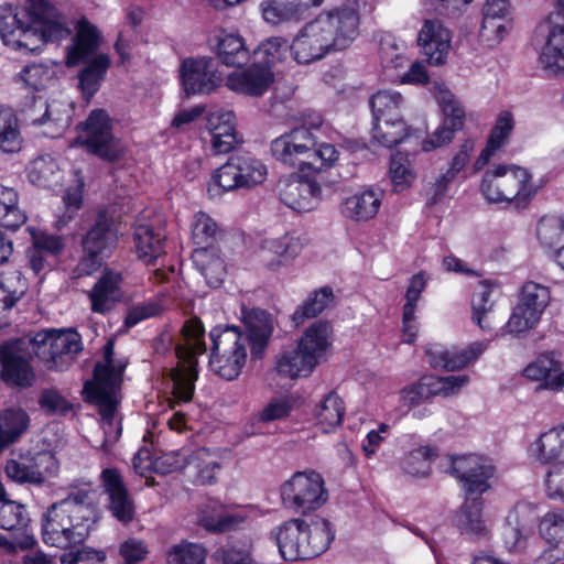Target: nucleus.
Here are the masks:
<instances>
[{
	"instance_id": "nucleus-1",
	"label": "nucleus",
	"mask_w": 564,
	"mask_h": 564,
	"mask_svg": "<svg viewBox=\"0 0 564 564\" xmlns=\"http://www.w3.org/2000/svg\"><path fill=\"white\" fill-rule=\"evenodd\" d=\"M359 24L356 3L323 11L301 28L291 43V55L297 64L308 65L346 50L358 37Z\"/></svg>"
},
{
	"instance_id": "nucleus-2",
	"label": "nucleus",
	"mask_w": 564,
	"mask_h": 564,
	"mask_svg": "<svg viewBox=\"0 0 564 564\" xmlns=\"http://www.w3.org/2000/svg\"><path fill=\"white\" fill-rule=\"evenodd\" d=\"M182 339L173 347V336L169 332L161 333L152 341L155 355L165 356L174 351L178 364L170 369L173 382V395L178 402H189L194 395L197 380V356L207 351L205 328L198 317H192L182 326Z\"/></svg>"
},
{
	"instance_id": "nucleus-3",
	"label": "nucleus",
	"mask_w": 564,
	"mask_h": 564,
	"mask_svg": "<svg viewBox=\"0 0 564 564\" xmlns=\"http://www.w3.org/2000/svg\"><path fill=\"white\" fill-rule=\"evenodd\" d=\"M449 473L463 485L466 499L460 508L457 524L460 533L470 540L487 538L488 529L481 519L482 494L490 485L494 475L492 466L487 459L474 455L452 456Z\"/></svg>"
},
{
	"instance_id": "nucleus-4",
	"label": "nucleus",
	"mask_w": 564,
	"mask_h": 564,
	"mask_svg": "<svg viewBox=\"0 0 564 564\" xmlns=\"http://www.w3.org/2000/svg\"><path fill=\"white\" fill-rule=\"evenodd\" d=\"M115 343L109 340L104 346V364L98 362L94 369V380L84 386L85 400L98 408L102 419L105 440L101 447L108 452V429L113 426V417L118 405V391L120 390L126 364H113Z\"/></svg>"
},
{
	"instance_id": "nucleus-5",
	"label": "nucleus",
	"mask_w": 564,
	"mask_h": 564,
	"mask_svg": "<svg viewBox=\"0 0 564 564\" xmlns=\"http://www.w3.org/2000/svg\"><path fill=\"white\" fill-rule=\"evenodd\" d=\"M332 326L328 322L313 323L301 336L295 348L281 352L275 360L279 376L288 379L308 377L319 358L332 346Z\"/></svg>"
},
{
	"instance_id": "nucleus-6",
	"label": "nucleus",
	"mask_w": 564,
	"mask_h": 564,
	"mask_svg": "<svg viewBox=\"0 0 564 564\" xmlns=\"http://www.w3.org/2000/svg\"><path fill=\"white\" fill-rule=\"evenodd\" d=\"M531 174L518 165L499 164L485 172L480 185L481 194L491 203H511L525 206L535 195Z\"/></svg>"
},
{
	"instance_id": "nucleus-7",
	"label": "nucleus",
	"mask_w": 564,
	"mask_h": 564,
	"mask_svg": "<svg viewBox=\"0 0 564 564\" xmlns=\"http://www.w3.org/2000/svg\"><path fill=\"white\" fill-rule=\"evenodd\" d=\"M212 370L226 380L236 379L247 360L246 338L241 329L234 325H217L209 332Z\"/></svg>"
},
{
	"instance_id": "nucleus-8",
	"label": "nucleus",
	"mask_w": 564,
	"mask_h": 564,
	"mask_svg": "<svg viewBox=\"0 0 564 564\" xmlns=\"http://www.w3.org/2000/svg\"><path fill=\"white\" fill-rule=\"evenodd\" d=\"M80 517V510L69 503H53L42 519L44 543L58 549L83 543L89 535L93 524Z\"/></svg>"
},
{
	"instance_id": "nucleus-9",
	"label": "nucleus",
	"mask_w": 564,
	"mask_h": 564,
	"mask_svg": "<svg viewBox=\"0 0 564 564\" xmlns=\"http://www.w3.org/2000/svg\"><path fill=\"white\" fill-rule=\"evenodd\" d=\"M30 339L34 355L51 370H63L83 350L82 336L73 328L42 329Z\"/></svg>"
},
{
	"instance_id": "nucleus-10",
	"label": "nucleus",
	"mask_w": 564,
	"mask_h": 564,
	"mask_svg": "<svg viewBox=\"0 0 564 564\" xmlns=\"http://www.w3.org/2000/svg\"><path fill=\"white\" fill-rule=\"evenodd\" d=\"M76 143L107 163H116L124 155L122 142L112 132V120L104 109L90 111Z\"/></svg>"
},
{
	"instance_id": "nucleus-11",
	"label": "nucleus",
	"mask_w": 564,
	"mask_h": 564,
	"mask_svg": "<svg viewBox=\"0 0 564 564\" xmlns=\"http://www.w3.org/2000/svg\"><path fill=\"white\" fill-rule=\"evenodd\" d=\"M283 505L296 513L307 514L328 499L323 476L313 469L296 471L281 486Z\"/></svg>"
},
{
	"instance_id": "nucleus-12",
	"label": "nucleus",
	"mask_w": 564,
	"mask_h": 564,
	"mask_svg": "<svg viewBox=\"0 0 564 564\" xmlns=\"http://www.w3.org/2000/svg\"><path fill=\"white\" fill-rule=\"evenodd\" d=\"M550 300L551 293L547 286L533 281L525 282L521 288L518 303L505 324V330L514 337H520L535 328Z\"/></svg>"
},
{
	"instance_id": "nucleus-13",
	"label": "nucleus",
	"mask_w": 564,
	"mask_h": 564,
	"mask_svg": "<svg viewBox=\"0 0 564 564\" xmlns=\"http://www.w3.org/2000/svg\"><path fill=\"white\" fill-rule=\"evenodd\" d=\"M33 345L30 336L0 343V378L9 386L28 388L35 379L31 366Z\"/></svg>"
},
{
	"instance_id": "nucleus-14",
	"label": "nucleus",
	"mask_w": 564,
	"mask_h": 564,
	"mask_svg": "<svg viewBox=\"0 0 564 564\" xmlns=\"http://www.w3.org/2000/svg\"><path fill=\"white\" fill-rule=\"evenodd\" d=\"M267 166L258 159L248 155H232L215 170L212 182L225 192L251 188L264 182Z\"/></svg>"
},
{
	"instance_id": "nucleus-15",
	"label": "nucleus",
	"mask_w": 564,
	"mask_h": 564,
	"mask_svg": "<svg viewBox=\"0 0 564 564\" xmlns=\"http://www.w3.org/2000/svg\"><path fill=\"white\" fill-rule=\"evenodd\" d=\"M316 138L306 127H296L281 134L271 142L273 158L284 165L305 173L312 155V147Z\"/></svg>"
},
{
	"instance_id": "nucleus-16",
	"label": "nucleus",
	"mask_w": 564,
	"mask_h": 564,
	"mask_svg": "<svg viewBox=\"0 0 564 564\" xmlns=\"http://www.w3.org/2000/svg\"><path fill=\"white\" fill-rule=\"evenodd\" d=\"M317 178L308 171L281 177L278 182L280 200L299 213L313 210L322 199V188Z\"/></svg>"
},
{
	"instance_id": "nucleus-17",
	"label": "nucleus",
	"mask_w": 564,
	"mask_h": 564,
	"mask_svg": "<svg viewBox=\"0 0 564 564\" xmlns=\"http://www.w3.org/2000/svg\"><path fill=\"white\" fill-rule=\"evenodd\" d=\"M31 12L33 14L30 34L31 46H42L48 42H59L67 39L72 31L66 25L64 18L55 7L47 0H31Z\"/></svg>"
},
{
	"instance_id": "nucleus-18",
	"label": "nucleus",
	"mask_w": 564,
	"mask_h": 564,
	"mask_svg": "<svg viewBox=\"0 0 564 564\" xmlns=\"http://www.w3.org/2000/svg\"><path fill=\"white\" fill-rule=\"evenodd\" d=\"M33 14L31 12V0L25 7H13L10 4L0 7V36L6 45L15 48H25L32 53L39 48L31 46L30 34Z\"/></svg>"
},
{
	"instance_id": "nucleus-19",
	"label": "nucleus",
	"mask_w": 564,
	"mask_h": 564,
	"mask_svg": "<svg viewBox=\"0 0 564 564\" xmlns=\"http://www.w3.org/2000/svg\"><path fill=\"white\" fill-rule=\"evenodd\" d=\"M58 470L55 456L48 452H40L30 457L9 459L4 466L6 475L17 484L40 486L48 476Z\"/></svg>"
},
{
	"instance_id": "nucleus-20",
	"label": "nucleus",
	"mask_w": 564,
	"mask_h": 564,
	"mask_svg": "<svg viewBox=\"0 0 564 564\" xmlns=\"http://www.w3.org/2000/svg\"><path fill=\"white\" fill-rule=\"evenodd\" d=\"M104 494L107 495V508L111 516L122 524H128L135 517V506L120 471L105 468L100 474Z\"/></svg>"
},
{
	"instance_id": "nucleus-21",
	"label": "nucleus",
	"mask_w": 564,
	"mask_h": 564,
	"mask_svg": "<svg viewBox=\"0 0 564 564\" xmlns=\"http://www.w3.org/2000/svg\"><path fill=\"white\" fill-rule=\"evenodd\" d=\"M438 102L444 115V120L442 126H440L429 139L422 142V150L425 152H430L451 142L455 132L462 130L464 127L465 109L451 91L442 93Z\"/></svg>"
},
{
	"instance_id": "nucleus-22",
	"label": "nucleus",
	"mask_w": 564,
	"mask_h": 564,
	"mask_svg": "<svg viewBox=\"0 0 564 564\" xmlns=\"http://www.w3.org/2000/svg\"><path fill=\"white\" fill-rule=\"evenodd\" d=\"M523 376L538 382L539 390L561 392L564 390V369L560 355L547 351L538 355L523 369Z\"/></svg>"
},
{
	"instance_id": "nucleus-23",
	"label": "nucleus",
	"mask_w": 564,
	"mask_h": 564,
	"mask_svg": "<svg viewBox=\"0 0 564 564\" xmlns=\"http://www.w3.org/2000/svg\"><path fill=\"white\" fill-rule=\"evenodd\" d=\"M181 82L187 96L208 94L219 85L212 58H186L181 65Z\"/></svg>"
},
{
	"instance_id": "nucleus-24",
	"label": "nucleus",
	"mask_w": 564,
	"mask_h": 564,
	"mask_svg": "<svg viewBox=\"0 0 564 564\" xmlns=\"http://www.w3.org/2000/svg\"><path fill=\"white\" fill-rule=\"evenodd\" d=\"M242 322L247 329L243 337L246 346L250 347L251 358L262 359L274 329L271 315L259 307L243 308Z\"/></svg>"
},
{
	"instance_id": "nucleus-25",
	"label": "nucleus",
	"mask_w": 564,
	"mask_h": 564,
	"mask_svg": "<svg viewBox=\"0 0 564 564\" xmlns=\"http://www.w3.org/2000/svg\"><path fill=\"white\" fill-rule=\"evenodd\" d=\"M486 349L484 343H473L467 348H447L441 344H429L425 354L434 369L459 370L474 362Z\"/></svg>"
},
{
	"instance_id": "nucleus-26",
	"label": "nucleus",
	"mask_w": 564,
	"mask_h": 564,
	"mask_svg": "<svg viewBox=\"0 0 564 564\" xmlns=\"http://www.w3.org/2000/svg\"><path fill=\"white\" fill-rule=\"evenodd\" d=\"M117 242L118 236L113 218L107 209H100L82 238L83 251H95L99 256L110 258Z\"/></svg>"
},
{
	"instance_id": "nucleus-27",
	"label": "nucleus",
	"mask_w": 564,
	"mask_h": 564,
	"mask_svg": "<svg viewBox=\"0 0 564 564\" xmlns=\"http://www.w3.org/2000/svg\"><path fill=\"white\" fill-rule=\"evenodd\" d=\"M539 520L536 509L532 503L520 502L509 512L503 531L506 547L518 552L525 545L527 536Z\"/></svg>"
},
{
	"instance_id": "nucleus-28",
	"label": "nucleus",
	"mask_w": 564,
	"mask_h": 564,
	"mask_svg": "<svg viewBox=\"0 0 564 564\" xmlns=\"http://www.w3.org/2000/svg\"><path fill=\"white\" fill-rule=\"evenodd\" d=\"M273 79L274 75L268 66L254 62L248 68L230 73L226 86L236 94L260 97L268 91Z\"/></svg>"
},
{
	"instance_id": "nucleus-29",
	"label": "nucleus",
	"mask_w": 564,
	"mask_h": 564,
	"mask_svg": "<svg viewBox=\"0 0 564 564\" xmlns=\"http://www.w3.org/2000/svg\"><path fill=\"white\" fill-rule=\"evenodd\" d=\"M451 32L442 22L425 20L419 32L417 42L430 64L442 65L451 48Z\"/></svg>"
},
{
	"instance_id": "nucleus-30",
	"label": "nucleus",
	"mask_w": 564,
	"mask_h": 564,
	"mask_svg": "<svg viewBox=\"0 0 564 564\" xmlns=\"http://www.w3.org/2000/svg\"><path fill=\"white\" fill-rule=\"evenodd\" d=\"M122 273L112 269H105L101 276L88 292L91 311L106 314L111 311L121 299Z\"/></svg>"
},
{
	"instance_id": "nucleus-31",
	"label": "nucleus",
	"mask_w": 564,
	"mask_h": 564,
	"mask_svg": "<svg viewBox=\"0 0 564 564\" xmlns=\"http://www.w3.org/2000/svg\"><path fill=\"white\" fill-rule=\"evenodd\" d=\"M23 120L31 126H46L44 134L51 138L59 137L68 127L69 116H55L47 101L33 96L22 110Z\"/></svg>"
},
{
	"instance_id": "nucleus-32",
	"label": "nucleus",
	"mask_w": 564,
	"mask_h": 564,
	"mask_svg": "<svg viewBox=\"0 0 564 564\" xmlns=\"http://www.w3.org/2000/svg\"><path fill=\"white\" fill-rule=\"evenodd\" d=\"M384 192L379 187H367L341 203V214L355 221L372 219L379 212Z\"/></svg>"
},
{
	"instance_id": "nucleus-33",
	"label": "nucleus",
	"mask_w": 564,
	"mask_h": 564,
	"mask_svg": "<svg viewBox=\"0 0 564 564\" xmlns=\"http://www.w3.org/2000/svg\"><path fill=\"white\" fill-rule=\"evenodd\" d=\"M100 43L101 36L97 26L86 19L80 20L73 43L67 47L66 65L76 66L93 58Z\"/></svg>"
},
{
	"instance_id": "nucleus-34",
	"label": "nucleus",
	"mask_w": 564,
	"mask_h": 564,
	"mask_svg": "<svg viewBox=\"0 0 564 564\" xmlns=\"http://www.w3.org/2000/svg\"><path fill=\"white\" fill-rule=\"evenodd\" d=\"M135 253L145 264H154L164 253L165 235L152 225L137 220L133 231Z\"/></svg>"
},
{
	"instance_id": "nucleus-35",
	"label": "nucleus",
	"mask_w": 564,
	"mask_h": 564,
	"mask_svg": "<svg viewBox=\"0 0 564 564\" xmlns=\"http://www.w3.org/2000/svg\"><path fill=\"white\" fill-rule=\"evenodd\" d=\"M304 524L302 519H292L272 531L279 552L285 561H305L304 545L300 546L297 543L299 539H304Z\"/></svg>"
},
{
	"instance_id": "nucleus-36",
	"label": "nucleus",
	"mask_w": 564,
	"mask_h": 564,
	"mask_svg": "<svg viewBox=\"0 0 564 564\" xmlns=\"http://www.w3.org/2000/svg\"><path fill=\"white\" fill-rule=\"evenodd\" d=\"M323 0H270L261 4L263 19L271 24L286 21H299L304 18L311 7H318Z\"/></svg>"
},
{
	"instance_id": "nucleus-37",
	"label": "nucleus",
	"mask_w": 564,
	"mask_h": 564,
	"mask_svg": "<svg viewBox=\"0 0 564 564\" xmlns=\"http://www.w3.org/2000/svg\"><path fill=\"white\" fill-rule=\"evenodd\" d=\"M531 448L541 464H564V424L542 433Z\"/></svg>"
},
{
	"instance_id": "nucleus-38",
	"label": "nucleus",
	"mask_w": 564,
	"mask_h": 564,
	"mask_svg": "<svg viewBox=\"0 0 564 564\" xmlns=\"http://www.w3.org/2000/svg\"><path fill=\"white\" fill-rule=\"evenodd\" d=\"M494 288V283L484 280L479 282L471 296V321L482 330H492L496 326Z\"/></svg>"
},
{
	"instance_id": "nucleus-39",
	"label": "nucleus",
	"mask_w": 564,
	"mask_h": 564,
	"mask_svg": "<svg viewBox=\"0 0 564 564\" xmlns=\"http://www.w3.org/2000/svg\"><path fill=\"white\" fill-rule=\"evenodd\" d=\"M215 37L216 53L223 64L241 67L248 63L250 51L240 34L221 30Z\"/></svg>"
},
{
	"instance_id": "nucleus-40",
	"label": "nucleus",
	"mask_w": 564,
	"mask_h": 564,
	"mask_svg": "<svg viewBox=\"0 0 564 564\" xmlns=\"http://www.w3.org/2000/svg\"><path fill=\"white\" fill-rule=\"evenodd\" d=\"M303 538L306 541L304 549L305 560L323 554L335 538L330 522L324 518H315L311 523L304 524Z\"/></svg>"
},
{
	"instance_id": "nucleus-41",
	"label": "nucleus",
	"mask_w": 564,
	"mask_h": 564,
	"mask_svg": "<svg viewBox=\"0 0 564 564\" xmlns=\"http://www.w3.org/2000/svg\"><path fill=\"white\" fill-rule=\"evenodd\" d=\"M192 260L198 272L212 288H219L226 276V265L218 248L194 249Z\"/></svg>"
},
{
	"instance_id": "nucleus-42",
	"label": "nucleus",
	"mask_w": 564,
	"mask_h": 564,
	"mask_svg": "<svg viewBox=\"0 0 564 564\" xmlns=\"http://www.w3.org/2000/svg\"><path fill=\"white\" fill-rule=\"evenodd\" d=\"M345 412L344 400L335 391H330L315 406L316 425L322 432L330 433L341 425Z\"/></svg>"
},
{
	"instance_id": "nucleus-43",
	"label": "nucleus",
	"mask_w": 564,
	"mask_h": 564,
	"mask_svg": "<svg viewBox=\"0 0 564 564\" xmlns=\"http://www.w3.org/2000/svg\"><path fill=\"white\" fill-rule=\"evenodd\" d=\"M111 61L107 54L94 56L78 74V87L86 99L91 98L100 88Z\"/></svg>"
},
{
	"instance_id": "nucleus-44",
	"label": "nucleus",
	"mask_w": 564,
	"mask_h": 564,
	"mask_svg": "<svg viewBox=\"0 0 564 564\" xmlns=\"http://www.w3.org/2000/svg\"><path fill=\"white\" fill-rule=\"evenodd\" d=\"M333 300L334 292L330 286H322L312 291L296 307L292 314V321L299 326L306 319L315 318L325 311Z\"/></svg>"
},
{
	"instance_id": "nucleus-45",
	"label": "nucleus",
	"mask_w": 564,
	"mask_h": 564,
	"mask_svg": "<svg viewBox=\"0 0 564 564\" xmlns=\"http://www.w3.org/2000/svg\"><path fill=\"white\" fill-rule=\"evenodd\" d=\"M540 62L552 74L564 72V26L552 29L540 54Z\"/></svg>"
},
{
	"instance_id": "nucleus-46",
	"label": "nucleus",
	"mask_w": 564,
	"mask_h": 564,
	"mask_svg": "<svg viewBox=\"0 0 564 564\" xmlns=\"http://www.w3.org/2000/svg\"><path fill=\"white\" fill-rule=\"evenodd\" d=\"M427 400L442 395L445 398L457 394L468 382L467 375L424 376L420 379Z\"/></svg>"
},
{
	"instance_id": "nucleus-47",
	"label": "nucleus",
	"mask_w": 564,
	"mask_h": 564,
	"mask_svg": "<svg viewBox=\"0 0 564 564\" xmlns=\"http://www.w3.org/2000/svg\"><path fill=\"white\" fill-rule=\"evenodd\" d=\"M19 195L13 187L0 184V223L12 231L25 224L28 217L19 206Z\"/></svg>"
},
{
	"instance_id": "nucleus-48",
	"label": "nucleus",
	"mask_w": 564,
	"mask_h": 564,
	"mask_svg": "<svg viewBox=\"0 0 564 564\" xmlns=\"http://www.w3.org/2000/svg\"><path fill=\"white\" fill-rule=\"evenodd\" d=\"M28 292V284L19 273L17 276L0 279V328L8 324V313Z\"/></svg>"
},
{
	"instance_id": "nucleus-49",
	"label": "nucleus",
	"mask_w": 564,
	"mask_h": 564,
	"mask_svg": "<svg viewBox=\"0 0 564 564\" xmlns=\"http://www.w3.org/2000/svg\"><path fill=\"white\" fill-rule=\"evenodd\" d=\"M371 133L378 144L392 148L409 135V127L402 118H382L375 121Z\"/></svg>"
},
{
	"instance_id": "nucleus-50",
	"label": "nucleus",
	"mask_w": 564,
	"mask_h": 564,
	"mask_svg": "<svg viewBox=\"0 0 564 564\" xmlns=\"http://www.w3.org/2000/svg\"><path fill=\"white\" fill-rule=\"evenodd\" d=\"M369 105L375 121L389 117L401 118L400 110L404 106V98L397 90L381 89L370 97Z\"/></svg>"
},
{
	"instance_id": "nucleus-51",
	"label": "nucleus",
	"mask_w": 564,
	"mask_h": 564,
	"mask_svg": "<svg viewBox=\"0 0 564 564\" xmlns=\"http://www.w3.org/2000/svg\"><path fill=\"white\" fill-rule=\"evenodd\" d=\"M28 180L40 187H51L58 183L61 169L50 155H42L30 162L26 169Z\"/></svg>"
},
{
	"instance_id": "nucleus-52",
	"label": "nucleus",
	"mask_w": 564,
	"mask_h": 564,
	"mask_svg": "<svg viewBox=\"0 0 564 564\" xmlns=\"http://www.w3.org/2000/svg\"><path fill=\"white\" fill-rule=\"evenodd\" d=\"M220 230L216 221L204 212L194 216L192 224V240L195 249L210 250L216 248L215 242Z\"/></svg>"
},
{
	"instance_id": "nucleus-53",
	"label": "nucleus",
	"mask_w": 564,
	"mask_h": 564,
	"mask_svg": "<svg viewBox=\"0 0 564 564\" xmlns=\"http://www.w3.org/2000/svg\"><path fill=\"white\" fill-rule=\"evenodd\" d=\"M289 52L291 53V43L286 39L272 36L259 44L254 50V57L261 66L271 69L273 65L284 61Z\"/></svg>"
},
{
	"instance_id": "nucleus-54",
	"label": "nucleus",
	"mask_w": 564,
	"mask_h": 564,
	"mask_svg": "<svg viewBox=\"0 0 564 564\" xmlns=\"http://www.w3.org/2000/svg\"><path fill=\"white\" fill-rule=\"evenodd\" d=\"M29 415L21 409H7L0 412V430L4 436L6 447L15 443L29 427Z\"/></svg>"
},
{
	"instance_id": "nucleus-55",
	"label": "nucleus",
	"mask_w": 564,
	"mask_h": 564,
	"mask_svg": "<svg viewBox=\"0 0 564 564\" xmlns=\"http://www.w3.org/2000/svg\"><path fill=\"white\" fill-rule=\"evenodd\" d=\"M437 456L436 449L432 446H420L406 454L402 462V469L405 474L414 477H425L431 471V464Z\"/></svg>"
},
{
	"instance_id": "nucleus-56",
	"label": "nucleus",
	"mask_w": 564,
	"mask_h": 564,
	"mask_svg": "<svg viewBox=\"0 0 564 564\" xmlns=\"http://www.w3.org/2000/svg\"><path fill=\"white\" fill-rule=\"evenodd\" d=\"M22 142L17 118L9 111L0 109V150L17 153L21 150Z\"/></svg>"
},
{
	"instance_id": "nucleus-57",
	"label": "nucleus",
	"mask_w": 564,
	"mask_h": 564,
	"mask_svg": "<svg viewBox=\"0 0 564 564\" xmlns=\"http://www.w3.org/2000/svg\"><path fill=\"white\" fill-rule=\"evenodd\" d=\"M30 518L23 505L11 501H0V529L7 531H24Z\"/></svg>"
},
{
	"instance_id": "nucleus-58",
	"label": "nucleus",
	"mask_w": 564,
	"mask_h": 564,
	"mask_svg": "<svg viewBox=\"0 0 564 564\" xmlns=\"http://www.w3.org/2000/svg\"><path fill=\"white\" fill-rule=\"evenodd\" d=\"M295 402L292 397H274L254 415V425L281 421L290 416Z\"/></svg>"
},
{
	"instance_id": "nucleus-59",
	"label": "nucleus",
	"mask_w": 564,
	"mask_h": 564,
	"mask_svg": "<svg viewBox=\"0 0 564 564\" xmlns=\"http://www.w3.org/2000/svg\"><path fill=\"white\" fill-rule=\"evenodd\" d=\"M540 536L546 543L564 545V511L552 510L546 512L538 523Z\"/></svg>"
},
{
	"instance_id": "nucleus-60",
	"label": "nucleus",
	"mask_w": 564,
	"mask_h": 564,
	"mask_svg": "<svg viewBox=\"0 0 564 564\" xmlns=\"http://www.w3.org/2000/svg\"><path fill=\"white\" fill-rule=\"evenodd\" d=\"M84 184L67 187L63 194L62 202L64 210L56 215L55 227L61 230L72 221L83 206Z\"/></svg>"
},
{
	"instance_id": "nucleus-61",
	"label": "nucleus",
	"mask_w": 564,
	"mask_h": 564,
	"mask_svg": "<svg viewBox=\"0 0 564 564\" xmlns=\"http://www.w3.org/2000/svg\"><path fill=\"white\" fill-rule=\"evenodd\" d=\"M536 237L547 248L564 245V218L542 217L536 226Z\"/></svg>"
},
{
	"instance_id": "nucleus-62",
	"label": "nucleus",
	"mask_w": 564,
	"mask_h": 564,
	"mask_svg": "<svg viewBox=\"0 0 564 564\" xmlns=\"http://www.w3.org/2000/svg\"><path fill=\"white\" fill-rule=\"evenodd\" d=\"M52 78L50 67L42 64L25 65L17 76V82H21L25 88L33 91L42 90Z\"/></svg>"
},
{
	"instance_id": "nucleus-63",
	"label": "nucleus",
	"mask_w": 564,
	"mask_h": 564,
	"mask_svg": "<svg viewBox=\"0 0 564 564\" xmlns=\"http://www.w3.org/2000/svg\"><path fill=\"white\" fill-rule=\"evenodd\" d=\"M338 160V151L333 144L322 143L312 147L308 172L318 177L321 172L332 167Z\"/></svg>"
},
{
	"instance_id": "nucleus-64",
	"label": "nucleus",
	"mask_w": 564,
	"mask_h": 564,
	"mask_svg": "<svg viewBox=\"0 0 564 564\" xmlns=\"http://www.w3.org/2000/svg\"><path fill=\"white\" fill-rule=\"evenodd\" d=\"M206 552L199 544L188 543L174 546L169 554L170 564H205Z\"/></svg>"
}]
</instances>
